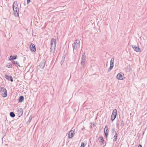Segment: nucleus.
Listing matches in <instances>:
<instances>
[{"label": "nucleus", "mask_w": 147, "mask_h": 147, "mask_svg": "<svg viewBox=\"0 0 147 147\" xmlns=\"http://www.w3.org/2000/svg\"><path fill=\"white\" fill-rule=\"evenodd\" d=\"M12 7L15 16L16 17H18L19 9L17 1H15L14 2Z\"/></svg>", "instance_id": "obj_1"}, {"label": "nucleus", "mask_w": 147, "mask_h": 147, "mask_svg": "<svg viewBox=\"0 0 147 147\" xmlns=\"http://www.w3.org/2000/svg\"><path fill=\"white\" fill-rule=\"evenodd\" d=\"M0 93L4 97H5L7 96V90L3 87H0Z\"/></svg>", "instance_id": "obj_2"}, {"label": "nucleus", "mask_w": 147, "mask_h": 147, "mask_svg": "<svg viewBox=\"0 0 147 147\" xmlns=\"http://www.w3.org/2000/svg\"><path fill=\"white\" fill-rule=\"evenodd\" d=\"M117 114V110L115 109L113 110L112 114L111 115V119L112 121H113L115 119Z\"/></svg>", "instance_id": "obj_3"}, {"label": "nucleus", "mask_w": 147, "mask_h": 147, "mask_svg": "<svg viewBox=\"0 0 147 147\" xmlns=\"http://www.w3.org/2000/svg\"><path fill=\"white\" fill-rule=\"evenodd\" d=\"M46 63V61L44 59H43L41 62L40 65L38 66V67H39L41 69H43L45 66Z\"/></svg>", "instance_id": "obj_4"}, {"label": "nucleus", "mask_w": 147, "mask_h": 147, "mask_svg": "<svg viewBox=\"0 0 147 147\" xmlns=\"http://www.w3.org/2000/svg\"><path fill=\"white\" fill-rule=\"evenodd\" d=\"M56 40L55 39L52 38L51 39V48L52 47H56Z\"/></svg>", "instance_id": "obj_5"}, {"label": "nucleus", "mask_w": 147, "mask_h": 147, "mask_svg": "<svg viewBox=\"0 0 147 147\" xmlns=\"http://www.w3.org/2000/svg\"><path fill=\"white\" fill-rule=\"evenodd\" d=\"M124 74L122 73H120L117 74L116 76L117 79L119 80H123L124 77H123Z\"/></svg>", "instance_id": "obj_6"}, {"label": "nucleus", "mask_w": 147, "mask_h": 147, "mask_svg": "<svg viewBox=\"0 0 147 147\" xmlns=\"http://www.w3.org/2000/svg\"><path fill=\"white\" fill-rule=\"evenodd\" d=\"M104 131L105 137L107 138V137L108 135V132L109 131V130L108 128V126L107 125H105V129H104Z\"/></svg>", "instance_id": "obj_7"}, {"label": "nucleus", "mask_w": 147, "mask_h": 147, "mask_svg": "<svg viewBox=\"0 0 147 147\" xmlns=\"http://www.w3.org/2000/svg\"><path fill=\"white\" fill-rule=\"evenodd\" d=\"M80 41L79 40H76L74 42V49H76V48H77L79 47L80 46Z\"/></svg>", "instance_id": "obj_8"}, {"label": "nucleus", "mask_w": 147, "mask_h": 147, "mask_svg": "<svg viewBox=\"0 0 147 147\" xmlns=\"http://www.w3.org/2000/svg\"><path fill=\"white\" fill-rule=\"evenodd\" d=\"M132 48L134 49V50L137 52H140L141 49L138 46H136L135 45H132L131 46Z\"/></svg>", "instance_id": "obj_9"}, {"label": "nucleus", "mask_w": 147, "mask_h": 147, "mask_svg": "<svg viewBox=\"0 0 147 147\" xmlns=\"http://www.w3.org/2000/svg\"><path fill=\"white\" fill-rule=\"evenodd\" d=\"M30 50L32 52H35L36 51V48L35 45L33 43H31L30 46Z\"/></svg>", "instance_id": "obj_10"}, {"label": "nucleus", "mask_w": 147, "mask_h": 147, "mask_svg": "<svg viewBox=\"0 0 147 147\" xmlns=\"http://www.w3.org/2000/svg\"><path fill=\"white\" fill-rule=\"evenodd\" d=\"M23 111L22 108H20L17 110V113L19 115V117H20L23 113Z\"/></svg>", "instance_id": "obj_11"}, {"label": "nucleus", "mask_w": 147, "mask_h": 147, "mask_svg": "<svg viewBox=\"0 0 147 147\" xmlns=\"http://www.w3.org/2000/svg\"><path fill=\"white\" fill-rule=\"evenodd\" d=\"M98 140L99 142H101V145H103L105 142V140L103 137L101 136H100L98 138Z\"/></svg>", "instance_id": "obj_12"}, {"label": "nucleus", "mask_w": 147, "mask_h": 147, "mask_svg": "<svg viewBox=\"0 0 147 147\" xmlns=\"http://www.w3.org/2000/svg\"><path fill=\"white\" fill-rule=\"evenodd\" d=\"M74 136V131L71 130L69 131L68 135V138H71Z\"/></svg>", "instance_id": "obj_13"}, {"label": "nucleus", "mask_w": 147, "mask_h": 147, "mask_svg": "<svg viewBox=\"0 0 147 147\" xmlns=\"http://www.w3.org/2000/svg\"><path fill=\"white\" fill-rule=\"evenodd\" d=\"M5 78L8 80H10L12 82H13V78L11 76H9L7 75H5Z\"/></svg>", "instance_id": "obj_14"}, {"label": "nucleus", "mask_w": 147, "mask_h": 147, "mask_svg": "<svg viewBox=\"0 0 147 147\" xmlns=\"http://www.w3.org/2000/svg\"><path fill=\"white\" fill-rule=\"evenodd\" d=\"M50 49V54L53 55L55 51V47H52V48L51 49V47Z\"/></svg>", "instance_id": "obj_15"}, {"label": "nucleus", "mask_w": 147, "mask_h": 147, "mask_svg": "<svg viewBox=\"0 0 147 147\" xmlns=\"http://www.w3.org/2000/svg\"><path fill=\"white\" fill-rule=\"evenodd\" d=\"M17 58V55H15L14 56L11 55L10 56L9 58V60L10 61L15 60Z\"/></svg>", "instance_id": "obj_16"}, {"label": "nucleus", "mask_w": 147, "mask_h": 147, "mask_svg": "<svg viewBox=\"0 0 147 147\" xmlns=\"http://www.w3.org/2000/svg\"><path fill=\"white\" fill-rule=\"evenodd\" d=\"M114 64H110V66L107 72H109L111 70L113 67Z\"/></svg>", "instance_id": "obj_17"}, {"label": "nucleus", "mask_w": 147, "mask_h": 147, "mask_svg": "<svg viewBox=\"0 0 147 147\" xmlns=\"http://www.w3.org/2000/svg\"><path fill=\"white\" fill-rule=\"evenodd\" d=\"M24 100V96H20L19 99V102H22Z\"/></svg>", "instance_id": "obj_18"}, {"label": "nucleus", "mask_w": 147, "mask_h": 147, "mask_svg": "<svg viewBox=\"0 0 147 147\" xmlns=\"http://www.w3.org/2000/svg\"><path fill=\"white\" fill-rule=\"evenodd\" d=\"M117 132H116L115 135L114 136V138L113 139V141L114 142L116 141L117 139Z\"/></svg>", "instance_id": "obj_19"}, {"label": "nucleus", "mask_w": 147, "mask_h": 147, "mask_svg": "<svg viewBox=\"0 0 147 147\" xmlns=\"http://www.w3.org/2000/svg\"><path fill=\"white\" fill-rule=\"evenodd\" d=\"M125 69L127 72H129L131 70L130 66L129 65L127 66L126 68Z\"/></svg>", "instance_id": "obj_20"}, {"label": "nucleus", "mask_w": 147, "mask_h": 147, "mask_svg": "<svg viewBox=\"0 0 147 147\" xmlns=\"http://www.w3.org/2000/svg\"><path fill=\"white\" fill-rule=\"evenodd\" d=\"M9 115L11 117H14L15 116V115L13 112H10Z\"/></svg>", "instance_id": "obj_21"}, {"label": "nucleus", "mask_w": 147, "mask_h": 147, "mask_svg": "<svg viewBox=\"0 0 147 147\" xmlns=\"http://www.w3.org/2000/svg\"><path fill=\"white\" fill-rule=\"evenodd\" d=\"M65 55L63 56V57H62V58L61 61V65L63 63V62H64V61H65Z\"/></svg>", "instance_id": "obj_22"}, {"label": "nucleus", "mask_w": 147, "mask_h": 147, "mask_svg": "<svg viewBox=\"0 0 147 147\" xmlns=\"http://www.w3.org/2000/svg\"><path fill=\"white\" fill-rule=\"evenodd\" d=\"M86 60L81 59V64L83 66H84Z\"/></svg>", "instance_id": "obj_23"}, {"label": "nucleus", "mask_w": 147, "mask_h": 147, "mask_svg": "<svg viewBox=\"0 0 147 147\" xmlns=\"http://www.w3.org/2000/svg\"><path fill=\"white\" fill-rule=\"evenodd\" d=\"M114 57L112 58L110 62V64H114Z\"/></svg>", "instance_id": "obj_24"}, {"label": "nucleus", "mask_w": 147, "mask_h": 147, "mask_svg": "<svg viewBox=\"0 0 147 147\" xmlns=\"http://www.w3.org/2000/svg\"><path fill=\"white\" fill-rule=\"evenodd\" d=\"M12 63L13 64H16L18 66H19V67H20V64H19V63L17 61H13V62H12Z\"/></svg>", "instance_id": "obj_25"}, {"label": "nucleus", "mask_w": 147, "mask_h": 147, "mask_svg": "<svg viewBox=\"0 0 147 147\" xmlns=\"http://www.w3.org/2000/svg\"><path fill=\"white\" fill-rule=\"evenodd\" d=\"M7 67L8 68H12V65L11 63H9L7 65Z\"/></svg>", "instance_id": "obj_26"}, {"label": "nucleus", "mask_w": 147, "mask_h": 147, "mask_svg": "<svg viewBox=\"0 0 147 147\" xmlns=\"http://www.w3.org/2000/svg\"><path fill=\"white\" fill-rule=\"evenodd\" d=\"M121 125L122 127H123L124 126V123L123 121H122Z\"/></svg>", "instance_id": "obj_27"}, {"label": "nucleus", "mask_w": 147, "mask_h": 147, "mask_svg": "<svg viewBox=\"0 0 147 147\" xmlns=\"http://www.w3.org/2000/svg\"><path fill=\"white\" fill-rule=\"evenodd\" d=\"M32 117L31 116L29 117V120L28 121V122L29 123L30 122V121L32 119Z\"/></svg>", "instance_id": "obj_28"}, {"label": "nucleus", "mask_w": 147, "mask_h": 147, "mask_svg": "<svg viewBox=\"0 0 147 147\" xmlns=\"http://www.w3.org/2000/svg\"><path fill=\"white\" fill-rule=\"evenodd\" d=\"M112 132L113 133H114V132H115V134L116 133V131H115V128H113L112 129Z\"/></svg>", "instance_id": "obj_29"}, {"label": "nucleus", "mask_w": 147, "mask_h": 147, "mask_svg": "<svg viewBox=\"0 0 147 147\" xmlns=\"http://www.w3.org/2000/svg\"><path fill=\"white\" fill-rule=\"evenodd\" d=\"M85 147V145L84 144V143L83 142L81 144L80 147Z\"/></svg>", "instance_id": "obj_30"}, {"label": "nucleus", "mask_w": 147, "mask_h": 147, "mask_svg": "<svg viewBox=\"0 0 147 147\" xmlns=\"http://www.w3.org/2000/svg\"><path fill=\"white\" fill-rule=\"evenodd\" d=\"M86 56H82L81 59L86 60Z\"/></svg>", "instance_id": "obj_31"}, {"label": "nucleus", "mask_w": 147, "mask_h": 147, "mask_svg": "<svg viewBox=\"0 0 147 147\" xmlns=\"http://www.w3.org/2000/svg\"><path fill=\"white\" fill-rule=\"evenodd\" d=\"M119 123H116V126L118 128H119Z\"/></svg>", "instance_id": "obj_32"}, {"label": "nucleus", "mask_w": 147, "mask_h": 147, "mask_svg": "<svg viewBox=\"0 0 147 147\" xmlns=\"http://www.w3.org/2000/svg\"><path fill=\"white\" fill-rule=\"evenodd\" d=\"M30 0H27V4H28V3H30Z\"/></svg>", "instance_id": "obj_33"}, {"label": "nucleus", "mask_w": 147, "mask_h": 147, "mask_svg": "<svg viewBox=\"0 0 147 147\" xmlns=\"http://www.w3.org/2000/svg\"><path fill=\"white\" fill-rule=\"evenodd\" d=\"M8 12L9 13V16L10 17V16L11 13H10V11L9 10H8Z\"/></svg>", "instance_id": "obj_34"}, {"label": "nucleus", "mask_w": 147, "mask_h": 147, "mask_svg": "<svg viewBox=\"0 0 147 147\" xmlns=\"http://www.w3.org/2000/svg\"><path fill=\"white\" fill-rule=\"evenodd\" d=\"M82 56H86L85 54V53H83V54L82 55Z\"/></svg>", "instance_id": "obj_35"}, {"label": "nucleus", "mask_w": 147, "mask_h": 147, "mask_svg": "<svg viewBox=\"0 0 147 147\" xmlns=\"http://www.w3.org/2000/svg\"><path fill=\"white\" fill-rule=\"evenodd\" d=\"M138 147H142V146L141 144H139Z\"/></svg>", "instance_id": "obj_36"}, {"label": "nucleus", "mask_w": 147, "mask_h": 147, "mask_svg": "<svg viewBox=\"0 0 147 147\" xmlns=\"http://www.w3.org/2000/svg\"><path fill=\"white\" fill-rule=\"evenodd\" d=\"M74 132L75 131V129L74 130ZM75 134V133L74 132V134Z\"/></svg>", "instance_id": "obj_37"}, {"label": "nucleus", "mask_w": 147, "mask_h": 147, "mask_svg": "<svg viewBox=\"0 0 147 147\" xmlns=\"http://www.w3.org/2000/svg\"><path fill=\"white\" fill-rule=\"evenodd\" d=\"M83 129H84V128H82V129L83 130Z\"/></svg>", "instance_id": "obj_38"}, {"label": "nucleus", "mask_w": 147, "mask_h": 147, "mask_svg": "<svg viewBox=\"0 0 147 147\" xmlns=\"http://www.w3.org/2000/svg\"><path fill=\"white\" fill-rule=\"evenodd\" d=\"M83 129H84V128H82V129L83 130Z\"/></svg>", "instance_id": "obj_39"}]
</instances>
